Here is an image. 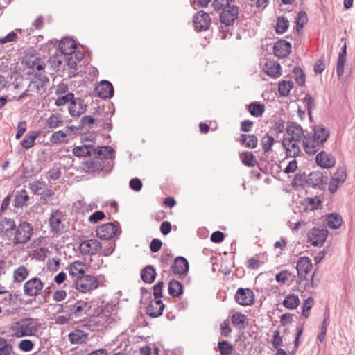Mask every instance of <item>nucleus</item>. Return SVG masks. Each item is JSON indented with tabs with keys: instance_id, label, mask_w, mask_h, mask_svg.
I'll list each match as a JSON object with an SVG mask.
<instances>
[{
	"instance_id": "39448f33",
	"label": "nucleus",
	"mask_w": 355,
	"mask_h": 355,
	"mask_svg": "<svg viewBox=\"0 0 355 355\" xmlns=\"http://www.w3.org/2000/svg\"><path fill=\"white\" fill-rule=\"evenodd\" d=\"M75 284L77 290L82 293H86L98 288L99 281L94 276L84 275L77 278Z\"/></svg>"
},
{
	"instance_id": "5fc2aeb1",
	"label": "nucleus",
	"mask_w": 355,
	"mask_h": 355,
	"mask_svg": "<svg viewBox=\"0 0 355 355\" xmlns=\"http://www.w3.org/2000/svg\"><path fill=\"white\" fill-rule=\"evenodd\" d=\"M291 184L293 187H304L306 184L308 185L307 177L304 173H297L293 179Z\"/></svg>"
},
{
	"instance_id": "a211bd4d",
	"label": "nucleus",
	"mask_w": 355,
	"mask_h": 355,
	"mask_svg": "<svg viewBox=\"0 0 355 355\" xmlns=\"http://www.w3.org/2000/svg\"><path fill=\"white\" fill-rule=\"evenodd\" d=\"M106 160L101 157L89 159L83 163V166L87 172H97L103 170Z\"/></svg>"
},
{
	"instance_id": "c03bdc74",
	"label": "nucleus",
	"mask_w": 355,
	"mask_h": 355,
	"mask_svg": "<svg viewBox=\"0 0 355 355\" xmlns=\"http://www.w3.org/2000/svg\"><path fill=\"white\" fill-rule=\"evenodd\" d=\"M67 58L62 53H55L49 60L51 67L55 69H59L61 64L64 62Z\"/></svg>"
},
{
	"instance_id": "0e129e2a",
	"label": "nucleus",
	"mask_w": 355,
	"mask_h": 355,
	"mask_svg": "<svg viewBox=\"0 0 355 355\" xmlns=\"http://www.w3.org/2000/svg\"><path fill=\"white\" fill-rule=\"evenodd\" d=\"M282 344V337L280 336L279 331H275L273 332L272 339L271 340V345L272 347L278 350V349H280L279 347H281Z\"/></svg>"
},
{
	"instance_id": "a18cd8bd",
	"label": "nucleus",
	"mask_w": 355,
	"mask_h": 355,
	"mask_svg": "<svg viewBox=\"0 0 355 355\" xmlns=\"http://www.w3.org/2000/svg\"><path fill=\"white\" fill-rule=\"evenodd\" d=\"M241 158L243 164L248 167H254L257 164L256 157L252 152L246 151L243 153Z\"/></svg>"
},
{
	"instance_id": "c85d7f7f",
	"label": "nucleus",
	"mask_w": 355,
	"mask_h": 355,
	"mask_svg": "<svg viewBox=\"0 0 355 355\" xmlns=\"http://www.w3.org/2000/svg\"><path fill=\"white\" fill-rule=\"evenodd\" d=\"M86 268L87 267L85 263L77 261L71 263L67 268V270H68L71 276L78 278L80 275H84Z\"/></svg>"
},
{
	"instance_id": "f03ea898",
	"label": "nucleus",
	"mask_w": 355,
	"mask_h": 355,
	"mask_svg": "<svg viewBox=\"0 0 355 355\" xmlns=\"http://www.w3.org/2000/svg\"><path fill=\"white\" fill-rule=\"evenodd\" d=\"M10 330L16 338L35 336L38 332L36 320L32 318H25L14 322Z\"/></svg>"
},
{
	"instance_id": "b1692460",
	"label": "nucleus",
	"mask_w": 355,
	"mask_h": 355,
	"mask_svg": "<svg viewBox=\"0 0 355 355\" xmlns=\"http://www.w3.org/2000/svg\"><path fill=\"white\" fill-rule=\"evenodd\" d=\"M291 45L290 42L281 40L275 43L273 52L275 56L279 58H285L291 52Z\"/></svg>"
},
{
	"instance_id": "f3484780",
	"label": "nucleus",
	"mask_w": 355,
	"mask_h": 355,
	"mask_svg": "<svg viewBox=\"0 0 355 355\" xmlns=\"http://www.w3.org/2000/svg\"><path fill=\"white\" fill-rule=\"evenodd\" d=\"M91 307L89 303L83 300L77 301L76 303L68 306L70 315H73L76 317H81L87 314Z\"/></svg>"
},
{
	"instance_id": "052dcab7",
	"label": "nucleus",
	"mask_w": 355,
	"mask_h": 355,
	"mask_svg": "<svg viewBox=\"0 0 355 355\" xmlns=\"http://www.w3.org/2000/svg\"><path fill=\"white\" fill-rule=\"evenodd\" d=\"M295 76V80L300 86H303L305 83V74L301 68L295 67L293 71Z\"/></svg>"
},
{
	"instance_id": "37998d69",
	"label": "nucleus",
	"mask_w": 355,
	"mask_h": 355,
	"mask_svg": "<svg viewBox=\"0 0 355 355\" xmlns=\"http://www.w3.org/2000/svg\"><path fill=\"white\" fill-rule=\"evenodd\" d=\"M249 112L254 117H260L263 115L265 107L263 104L257 102L251 103L249 105Z\"/></svg>"
},
{
	"instance_id": "aec40b11",
	"label": "nucleus",
	"mask_w": 355,
	"mask_h": 355,
	"mask_svg": "<svg viewBox=\"0 0 355 355\" xmlns=\"http://www.w3.org/2000/svg\"><path fill=\"white\" fill-rule=\"evenodd\" d=\"M165 305L160 299L151 300L146 308V313L150 318L160 316L164 311Z\"/></svg>"
},
{
	"instance_id": "79ce46f5",
	"label": "nucleus",
	"mask_w": 355,
	"mask_h": 355,
	"mask_svg": "<svg viewBox=\"0 0 355 355\" xmlns=\"http://www.w3.org/2000/svg\"><path fill=\"white\" fill-rule=\"evenodd\" d=\"M63 123L62 115L59 113H55L50 116L46 122V125L49 128L55 129Z\"/></svg>"
},
{
	"instance_id": "680f3d73",
	"label": "nucleus",
	"mask_w": 355,
	"mask_h": 355,
	"mask_svg": "<svg viewBox=\"0 0 355 355\" xmlns=\"http://www.w3.org/2000/svg\"><path fill=\"white\" fill-rule=\"evenodd\" d=\"M313 303H314V300L311 297H308L303 302L302 314L305 318H307L309 317V311L311 309Z\"/></svg>"
},
{
	"instance_id": "e2e57ef3",
	"label": "nucleus",
	"mask_w": 355,
	"mask_h": 355,
	"mask_svg": "<svg viewBox=\"0 0 355 355\" xmlns=\"http://www.w3.org/2000/svg\"><path fill=\"white\" fill-rule=\"evenodd\" d=\"M17 297V295H14L12 293H10L8 291H6V294L1 295V302L5 306H10L15 303V300Z\"/></svg>"
},
{
	"instance_id": "f257e3e1",
	"label": "nucleus",
	"mask_w": 355,
	"mask_h": 355,
	"mask_svg": "<svg viewBox=\"0 0 355 355\" xmlns=\"http://www.w3.org/2000/svg\"><path fill=\"white\" fill-rule=\"evenodd\" d=\"M312 134L308 133L304 136L302 146L306 153L315 155L324 146L330 136L329 130L322 125H315Z\"/></svg>"
},
{
	"instance_id": "de8ad7c7",
	"label": "nucleus",
	"mask_w": 355,
	"mask_h": 355,
	"mask_svg": "<svg viewBox=\"0 0 355 355\" xmlns=\"http://www.w3.org/2000/svg\"><path fill=\"white\" fill-rule=\"evenodd\" d=\"M92 146L83 145L81 146H76L73 149V153L76 157H87L92 155Z\"/></svg>"
},
{
	"instance_id": "58836bf2",
	"label": "nucleus",
	"mask_w": 355,
	"mask_h": 355,
	"mask_svg": "<svg viewBox=\"0 0 355 355\" xmlns=\"http://www.w3.org/2000/svg\"><path fill=\"white\" fill-rule=\"evenodd\" d=\"M300 299L295 294L288 295L284 300L282 304L288 309L293 310L300 304Z\"/></svg>"
},
{
	"instance_id": "ddd939ff",
	"label": "nucleus",
	"mask_w": 355,
	"mask_h": 355,
	"mask_svg": "<svg viewBox=\"0 0 355 355\" xmlns=\"http://www.w3.org/2000/svg\"><path fill=\"white\" fill-rule=\"evenodd\" d=\"M193 22L196 30L206 31L209 29L211 24V18L208 13L200 10L193 16Z\"/></svg>"
},
{
	"instance_id": "1a4fd4ad",
	"label": "nucleus",
	"mask_w": 355,
	"mask_h": 355,
	"mask_svg": "<svg viewBox=\"0 0 355 355\" xmlns=\"http://www.w3.org/2000/svg\"><path fill=\"white\" fill-rule=\"evenodd\" d=\"M102 248V245L97 239H88L82 241L79 245L81 254L87 255H95L98 254Z\"/></svg>"
},
{
	"instance_id": "412c9836",
	"label": "nucleus",
	"mask_w": 355,
	"mask_h": 355,
	"mask_svg": "<svg viewBox=\"0 0 355 355\" xmlns=\"http://www.w3.org/2000/svg\"><path fill=\"white\" fill-rule=\"evenodd\" d=\"M171 268L175 275H186L189 268V262L183 257H177L173 261Z\"/></svg>"
},
{
	"instance_id": "a19ab883",
	"label": "nucleus",
	"mask_w": 355,
	"mask_h": 355,
	"mask_svg": "<svg viewBox=\"0 0 355 355\" xmlns=\"http://www.w3.org/2000/svg\"><path fill=\"white\" fill-rule=\"evenodd\" d=\"M29 270L24 266H20L13 272L14 281L17 283L24 282L28 276Z\"/></svg>"
},
{
	"instance_id": "423d86ee",
	"label": "nucleus",
	"mask_w": 355,
	"mask_h": 355,
	"mask_svg": "<svg viewBox=\"0 0 355 355\" xmlns=\"http://www.w3.org/2000/svg\"><path fill=\"white\" fill-rule=\"evenodd\" d=\"M49 83V79L44 73L36 72L33 80L28 85V90H31L38 95H42L45 93Z\"/></svg>"
},
{
	"instance_id": "7ed1b4c3",
	"label": "nucleus",
	"mask_w": 355,
	"mask_h": 355,
	"mask_svg": "<svg viewBox=\"0 0 355 355\" xmlns=\"http://www.w3.org/2000/svg\"><path fill=\"white\" fill-rule=\"evenodd\" d=\"M14 231L13 243L15 244H24L27 243L33 234V227L28 222L21 223Z\"/></svg>"
},
{
	"instance_id": "2f4dec72",
	"label": "nucleus",
	"mask_w": 355,
	"mask_h": 355,
	"mask_svg": "<svg viewBox=\"0 0 355 355\" xmlns=\"http://www.w3.org/2000/svg\"><path fill=\"white\" fill-rule=\"evenodd\" d=\"M73 131V126H67L65 129L53 132L50 140L53 144H59L64 141V139L71 135Z\"/></svg>"
},
{
	"instance_id": "9b49d317",
	"label": "nucleus",
	"mask_w": 355,
	"mask_h": 355,
	"mask_svg": "<svg viewBox=\"0 0 355 355\" xmlns=\"http://www.w3.org/2000/svg\"><path fill=\"white\" fill-rule=\"evenodd\" d=\"M347 178V169L344 166L338 168L336 172L330 179L329 183V191L331 193H334L338 187L344 183Z\"/></svg>"
},
{
	"instance_id": "7c9ffc66",
	"label": "nucleus",
	"mask_w": 355,
	"mask_h": 355,
	"mask_svg": "<svg viewBox=\"0 0 355 355\" xmlns=\"http://www.w3.org/2000/svg\"><path fill=\"white\" fill-rule=\"evenodd\" d=\"M237 141L240 142L241 145L252 149L257 148L258 145L257 137L254 134H242Z\"/></svg>"
},
{
	"instance_id": "393cba45",
	"label": "nucleus",
	"mask_w": 355,
	"mask_h": 355,
	"mask_svg": "<svg viewBox=\"0 0 355 355\" xmlns=\"http://www.w3.org/2000/svg\"><path fill=\"white\" fill-rule=\"evenodd\" d=\"M16 225L11 218H3L0 220V235L3 237H9L13 234Z\"/></svg>"
},
{
	"instance_id": "603ef678",
	"label": "nucleus",
	"mask_w": 355,
	"mask_h": 355,
	"mask_svg": "<svg viewBox=\"0 0 355 355\" xmlns=\"http://www.w3.org/2000/svg\"><path fill=\"white\" fill-rule=\"evenodd\" d=\"M289 21L286 17H278L275 26V31L277 34H283L287 31Z\"/></svg>"
},
{
	"instance_id": "338daca9",
	"label": "nucleus",
	"mask_w": 355,
	"mask_h": 355,
	"mask_svg": "<svg viewBox=\"0 0 355 355\" xmlns=\"http://www.w3.org/2000/svg\"><path fill=\"white\" fill-rule=\"evenodd\" d=\"M27 64L30 65V68H32L33 69H35L38 71L44 69L46 67L44 62L39 58H36L34 60L31 61V63L27 62Z\"/></svg>"
},
{
	"instance_id": "69168bd1",
	"label": "nucleus",
	"mask_w": 355,
	"mask_h": 355,
	"mask_svg": "<svg viewBox=\"0 0 355 355\" xmlns=\"http://www.w3.org/2000/svg\"><path fill=\"white\" fill-rule=\"evenodd\" d=\"M304 202H306L307 207L311 210L317 209L318 208L319 205L322 203V201L317 197L306 198H305Z\"/></svg>"
},
{
	"instance_id": "473e14b6",
	"label": "nucleus",
	"mask_w": 355,
	"mask_h": 355,
	"mask_svg": "<svg viewBox=\"0 0 355 355\" xmlns=\"http://www.w3.org/2000/svg\"><path fill=\"white\" fill-rule=\"evenodd\" d=\"M264 71L266 73L272 78H277L281 76V66L275 62H268L265 64Z\"/></svg>"
},
{
	"instance_id": "4be33fe9",
	"label": "nucleus",
	"mask_w": 355,
	"mask_h": 355,
	"mask_svg": "<svg viewBox=\"0 0 355 355\" xmlns=\"http://www.w3.org/2000/svg\"><path fill=\"white\" fill-rule=\"evenodd\" d=\"M87 110L85 101L80 98H74L69 105V112L71 116H80Z\"/></svg>"
},
{
	"instance_id": "3c124183",
	"label": "nucleus",
	"mask_w": 355,
	"mask_h": 355,
	"mask_svg": "<svg viewBox=\"0 0 355 355\" xmlns=\"http://www.w3.org/2000/svg\"><path fill=\"white\" fill-rule=\"evenodd\" d=\"M275 139L272 136L266 134L261 139V145L264 153L269 152L273 146Z\"/></svg>"
},
{
	"instance_id": "ea45409f",
	"label": "nucleus",
	"mask_w": 355,
	"mask_h": 355,
	"mask_svg": "<svg viewBox=\"0 0 355 355\" xmlns=\"http://www.w3.org/2000/svg\"><path fill=\"white\" fill-rule=\"evenodd\" d=\"M327 221L330 228L338 229L343 223V218L338 214L332 213L327 216Z\"/></svg>"
},
{
	"instance_id": "4d7b16f0",
	"label": "nucleus",
	"mask_w": 355,
	"mask_h": 355,
	"mask_svg": "<svg viewBox=\"0 0 355 355\" xmlns=\"http://www.w3.org/2000/svg\"><path fill=\"white\" fill-rule=\"evenodd\" d=\"M74 98V94L71 92H68L64 96L58 97L55 101V105L58 107H60L69 103H71V101H73Z\"/></svg>"
},
{
	"instance_id": "4c0bfd02",
	"label": "nucleus",
	"mask_w": 355,
	"mask_h": 355,
	"mask_svg": "<svg viewBox=\"0 0 355 355\" xmlns=\"http://www.w3.org/2000/svg\"><path fill=\"white\" fill-rule=\"evenodd\" d=\"M91 150L92 155H95V157H100V156L103 155L104 159H107L110 155L114 152V149L109 146H99L97 148H94L92 146Z\"/></svg>"
},
{
	"instance_id": "6e6552de",
	"label": "nucleus",
	"mask_w": 355,
	"mask_h": 355,
	"mask_svg": "<svg viewBox=\"0 0 355 355\" xmlns=\"http://www.w3.org/2000/svg\"><path fill=\"white\" fill-rule=\"evenodd\" d=\"M234 299L241 306H251L254 302V294L250 288H239L236 291Z\"/></svg>"
},
{
	"instance_id": "6ab92c4d",
	"label": "nucleus",
	"mask_w": 355,
	"mask_h": 355,
	"mask_svg": "<svg viewBox=\"0 0 355 355\" xmlns=\"http://www.w3.org/2000/svg\"><path fill=\"white\" fill-rule=\"evenodd\" d=\"M76 47V42L73 39L64 37L59 42L58 51L67 57L72 55Z\"/></svg>"
},
{
	"instance_id": "bf43d9fd",
	"label": "nucleus",
	"mask_w": 355,
	"mask_h": 355,
	"mask_svg": "<svg viewBox=\"0 0 355 355\" xmlns=\"http://www.w3.org/2000/svg\"><path fill=\"white\" fill-rule=\"evenodd\" d=\"M272 124V129L277 134L283 132L286 129L284 125L285 121L282 118H277L274 119Z\"/></svg>"
},
{
	"instance_id": "5701e85b",
	"label": "nucleus",
	"mask_w": 355,
	"mask_h": 355,
	"mask_svg": "<svg viewBox=\"0 0 355 355\" xmlns=\"http://www.w3.org/2000/svg\"><path fill=\"white\" fill-rule=\"evenodd\" d=\"M315 161L318 166L324 168H332L336 164L334 157L324 151H321L316 155Z\"/></svg>"
},
{
	"instance_id": "bb28decb",
	"label": "nucleus",
	"mask_w": 355,
	"mask_h": 355,
	"mask_svg": "<svg viewBox=\"0 0 355 355\" xmlns=\"http://www.w3.org/2000/svg\"><path fill=\"white\" fill-rule=\"evenodd\" d=\"M307 181L308 186L315 189L321 188L326 184L322 173L318 171L311 172L307 177Z\"/></svg>"
},
{
	"instance_id": "cd10ccee",
	"label": "nucleus",
	"mask_w": 355,
	"mask_h": 355,
	"mask_svg": "<svg viewBox=\"0 0 355 355\" xmlns=\"http://www.w3.org/2000/svg\"><path fill=\"white\" fill-rule=\"evenodd\" d=\"M62 215L60 211L58 210H54L51 212L49 222L52 232H58L62 230Z\"/></svg>"
},
{
	"instance_id": "f8f14e48",
	"label": "nucleus",
	"mask_w": 355,
	"mask_h": 355,
	"mask_svg": "<svg viewBox=\"0 0 355 355\" xmlns=\"http://www.w3.org/2000/svg\"><path fill=\"white\" fill-rule=\"evenodd\" d=\"M118 227L112 223H107L97 227L96 236L104 240H109L117 234Z\"/></svg>"
},
{
	"instance_id": "20e7f679",
	"label": "nucleus",
	"mask_w": 355,
	"mask_h": 355,
	"mask_svg": "<svg viewBox=\"0 0 355 355\" xmlns=\"http://www.w3.org/2000/svg\"><path fill=\"white\" fill-rule=\"evenodd\" d=\"M311 268L312 263L311 260L309 257H302L299 259L297 263L296 269L298 277L301 279L298 282V290L302 292L306 289V284H308L306 282L302 285L303 279L305 278L306 275L309 273Z\"/></svg>"
},
{
	"instance_id": "4468645a",
	"label": "nucleus",
	"mask_w": 355,
	"mask_h": 355,
	"mask_svg": "<svg viewBox=\"0 0 355 355\" xmlns=\"http://www.w3.org/2000/svg\"><path fill=\"white\" fill-rule=\"evenodd\" d=\"M239 15V8L236 6H229L220 14V21L225 26L232 25L237 19Z\"/></svg>"
},
{
	"instance_id": "f704fd0d",
	"label": "nucleus",
	"mask_w": 355,
	"mask_h": 355,
	"mask_svg": "<svg viewBox=\"0 0 355 355\" xmlns=\"http://www.w3.org/2000/svg\"><path fill=\"white\" fill-rule=\"evenodd\" d=\"M232 324L239 329H243L248 324L247 316L241 313H236L232 316Z\"/></svg>"
},
{
	"instance_id": "c9c22d12",
	"label": "nucleus",
	"mask_w": 355,
	"mask_h": 355,
	"mask_svg": "<svg viewBox=\"0 0 355 355\" xmlns=\"http://www.w3.org/2000/svg\"><path fill=\"white\" fill-rule=\"evenodd\" d=\"M168 293L173 297L180 296L183 293V286L180 282L172 279L168 282Z\"/></svg>"
},
{
	"instance_id": "e433bc0d",
	"label": "nucleus",
	"mask_w": 355,
	"mask_h": 355,
	"mask_svg": "<svg viewBox=\"0 0 355 355\" xmlns=\"http://www.w3.org/2000/svg\"><path fill=\"white\" fill-rule=\"evenodd\" d=\"M156 275L155 270L151 265L146 266L141 272V279L145 283L148 284H151L155 281Z\"/></svg>"
},
{
	"instance_id": "13d9d810",
	"label": "nucleus",
	"mask_w": 355,
	"mask_h": 355,
	"mask_svg": "<svg viewBox=\"0 0 355 355\" xmlns=\"http://www.w3.org/2000/svg\"><path fill=\"white\" fill-rule=\"evenodd\" d=\"M232 0H214L211 6L216 11L226 10L229 6H231L230 2Z\"/></svg>"
},
{
	"instance_id": "6e6d98bb",
	"label": "nucleus",
	"mask_w": 355,
	"mask_h": 355,
	"mask_svg": "<svg viewBox=\"0 0 355 355\" xmlns=\"http://www.w3.org/2000/svg\"><path fill=\"white\" fill-rule=\"evenodd\" d=\"M12 346L4 338L0 337V355H12Z\"/></svg>"
},
{
	"instance_id": "2eb2a0df",
	"label": "nucleus",
	"mask_w": 355,
	"mask_h": 355,
	"mask_svg": "<svg viewBox=\"0 0 355 355\" xmlns=\"http://www.w3.org/2000/svg\"><path fill=\"white\" fill-rule=\"evenodd\" d=\"M95 95L103 99L110 98L114 95V87L107 80H102L94 89Z\"/></svg>"
},
{
	"instance_id": "09e8293b",
	"label": "nucleus",
	"mask_w": 355,
	"mask_h": 355,
	"mask_svg": "<svg viewBox=\"0 0 355 355\" xmlns=\"http://www.w3.org/2000/svg\"><path fill=\"white\" fill-rule=\"evenodd\" d=\"M38 136L36 132H31L26 135L21 142V145L25 149H28L35 144V140Z\"/></svg>"
},
{
	"instance_id": "49530a36",
	"label": "nucleus",
	"mask_w": 355,
	"mask_h": 355,
	"mask_svg": "<svg viewBox=\"0 0 355 355\" xmlns=\"http://www.w3.org/2000/svg\"><path fill=\"white\" fill-rule=\"evenodd\" d=\"M29 199L28 194L25 189H22L18 192L15 198V206L17 207H22L25 205Z\"/></svg>"
},
{
	"instance_id": "8fccbe9b",
	"label": "nucleus",
	"mask_w": 355,
	"mask_h": 355,
	"mask_svg": "<svg viewBox=\"0 0 355 355\" xmlns=\"http://www.w3.org/2000/svg\"><path fill=\"white\" fill-rule=\"evenodd\" d=\"M218 348L220 355H233L234 347L227 340L219 341Z\"/></svg>"
},
{
	"instance_id": "774afa93",
	"label": "nucleus",
	"mask_w": 355,
	"mask_h": 355,
	"mask_svg": "<svg viewBox=\"0 0 355 355\" xmlns=\"http://www.w3.org/2000/svg\"><path fill=\"white\" fill-rule=\"evenodd\" d=\"M18 347L23 352H30L34 347V343L28 339L21 340L18 344Z\"/></svg>"
},
{
	"instance_id": "72a5a7b5",
	"label": "nucleus",
	"mask_w": 355,
	"mask_h": 355,
	"mask_svg": "<svg viewBox=\"0 0 355 355\" xmlns=\"http://www.w3.org/2000/svg\"><path fill=\"white\" fill-rule=\"evenodd\" d=\"M88 335L82 330L76 329L69 333L68 337L71 344H81L87 340Z\"/></svg>"
},
{
	"instance_id": "864d4df0",
	"label": "nucleus",
	"mask_w": 355,
	"mask_h": 355,
	"mask_svg": "<svg viewBox=\"0 0 355 355\" xmlns=\"http://www.w3.org/2000/svg\"><path fill=\"white\" fill-rule=\"evenodd\" d=\"M293 87V83L291 80H283L279 84V92L282 96H287L291 89Z\"/></svg>"
},
{
	"instance_id": "9d476101",
	"label": "nucleus",
	"mask_w": 355,
	"mask_h": 355,
	"mask_svg": "<svg viewBox=\"0 0 355 355\" xmlns=\"http://www.w3.org/2000/svg\"><path fill=\"white\" fill-rule=\"evenodd\" d=\"M327 229L313 228L308 233L309 241L313 246H322L328 237Z\"/></svg>"
},
{
	"instance_id": "a878e982",
	"label": "nucleus",
	"mask_w": 355,
	"mask_h": 355,
	"mask_svg": "<svg viewBox=\"0 0 355 355\" xmlns=\"http://www.w3.org/2000/svg\"><path fill=\"white\" fill-rule=\"evenodd\" d=\"M286 130L287 134L291 137H289L290 139L301 140L305 135L302 126L296 122H288Z\"/></svg>"
},
{
	"instance_id": "dca6fc26",
	"label": "nucleus",
	"mask_w": 355,
	"mask_h": 355,
	"mask_svg": "<svg viewBox=\"0 0 355 355\" xmlns=\"http://www.w3.org/2000/svg\"><path fill=\"white\" fill-rule=\"evenodd\" d=\"M300 140L290 139L289 137L284 138L282 144L286 150V155L290 157H296L300 153V148L298 142Z\"/></svg>"
},
{
	"instance_id": "0eeeda50",
	"label": "nucleus",
	"mask_w": 355,
	"mask_h": 355,
	"mask_svg": "<svg viewBox=\"0 0 355 355\" xmlns=\"http://www.w3.org/2000/svg\"><path fill=\"white\" fill-rule=\"evenodd\" d=\"M44 283L37 277L26 281L24 284V293L26 296L37 297L42 294Z\"/></svg>"
},
{
	"instance_id": "c756f323",
	"label": "nucleus",
	"mask_w": 355,
	"mask_h": 355,
	"mask_svg": "<svg viewBox=\"0 0 355 355\" xmlns=\"http://www.w3.org/2000/svg\"><path fill=\"white\" fill-rule=\"evenodd\" d=\"M347 59V44L345 42L341 47L340 51L338 54V58L336 65V73L339 78L344 73V67Z\"/></svg>"
}]
</instances>
